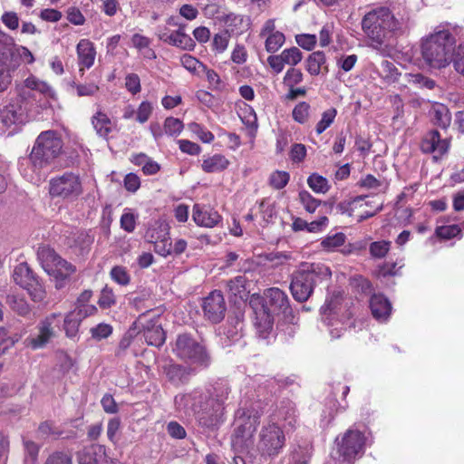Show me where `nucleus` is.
Wrapping results in <instances>:
<instances>
[{
	"instance_id": "obj_8",
	"label": "nucleus",
	"mask_w": 464,
	"mask_h": 464,
	"mask_svg": "<svg viewBox=\"0 0 464 464\" xmlns=\"http://www.w3.org/2000/svg\"><path fill=\"white\" fill-rule=\"evenodd\" d=\"M285 435L283 429L270 419L263 422L254 446L256 451L265 458H276L285 446Z\"/></svg>"
},
{
	"instance_id": "obj_54",
	"label": "nucleus",
	"mask_w": 464,
	"mask_h": 464,
	"mask_svg": "<svg viewBox=\"0 0 464 464\" xmlns=\"http://www.w3.org/2000/svg\"><path fill=\"white\" fill-rule=\"evenodd\" d=\"M188 130L194 133L202 142L211 143L214 140V135L204 126L197 122H191L188 126Z\"/></svg>"
},
{
	"instance_id": "obj_45",
	"label": "nucleus",
	"mask_w": 464,
	"mask_h": 464,
	"mask_svg": "<svg viewBox=\"0 0 464 464\" xmlns=\"http://www.w3.org/2000/svg\"><path fill=\"white\" fill-rule=\"evenodd\" d=\"M265 41V48L267 53H276L285 44V36L282 32L267 35Z\"/></svg>"
},
{
	"instance_id": "obj_64",
	"label": "nucleus",
	"mask_w": 464,
	"mask_h": 464,
	"mask_svg": "<svg viewBox=\"0 0 464 464\" xmlns=\"http://www.w3.org/2000/svg\"><path fill=\"white\" fill-rule=\"evenodd\" d=\"M44 464H72L71 455L57 451L50 455Z\"/></svg>"
},
{
	"instance_id": "obj_27",
	"label": "nucleus",
	"mask_w": 464,
	"mask_h": 464,
	"mask_svg": "<svg viewBox=\"0 0 464 464\" xmlns=\"http://www.w3.org/2000/svg\"><path fill=\"white\" fill-rule=\"evenodd\" d=\"M243 333V314L238 311L229 315L226 324L219 328V334L226 336L231 342L238 340Z\"/></svg>"
},
{
	"instance_id": "obj_48",
	"label": "nucleus",
	"mask_w": 464,
	"mask_h": 464,
	"mask_svg": "<svg viewBox=\"0 0 464 464\" xmlns=\"http://www.w3.org/2000/svg\"><path fill=\"white\" fill-rule=\"evenodd\" d=\"M391 241L387 240H379L374 241L370 244L369 251L373 258H383L389 252L391 248Z\"/></svg>"
},
{
	"instance_id": "obj_38",
	"label": "nucleus",
	"mask_w": 464,
	"mask_h": 464,
	"mask_svg": "<svg viewBox=\"0 0 464 464\" xmlns=\"http://www.w3.org/2000/svg\"><path fill=\"white\" fill-rule=\"evenodd\" d=\"M325 62L326 58L324 52H314L306 59V70L311 75H318Z\"/></svg>"
},
{
	"instance_id": "obj_9",
	"label": "nucleus",
	"mask_w": 464,
	"mask_h": 464,
	"mask_svg": "<svg viewBox=\"0 0 464 464\" xmlns=\"http://www.w3.org/2000/svg\"><path fill=\"white\" fill-rule=\"evenodd\" d=\"M37 258L43 269L54 278L57 289L63 288L65 281L76 271L73 265L62 258L48 246L38 247Z\"/></svg>"
},
{
	"instance_id": "obj_23",
	"label": "nucleus",
	"mask_w": 464,
	"mask_h": 464,
	"mask_svg": "<svg viewBox=\"0 0 464 464\" xmlns=\"http://www.w3.org/2000/svg\"><path fill=\"white\" fill-rule=\"evenodd\" d=\"M19 63L13 51H5L0 55V92H5L13 81V75Z\"/></svg>"
},
{
	"instance_id": "obj_33",
	"label": "nucleus",
	"mask_w": 464,
	"mask_h": 464,
	"mask_svg": "<svg viewBox=\"0 0 464 464\" xmlns=\"http://www.w3.org/2000/svg\"><path fill=\"white\" fill-rule=\"evenodd\" d=\"M165 373L171 382L180 384L188 380L191 371L179 364H169L165 367Z\"/></svg>"
},
{
	"instance_id": "obj_28",
	"label": "nucleus",
	"mask_w": 464,
	"mask_h": 464,
	"mask_svg": "<svg viewBox=\"0 0 464 464\" xmlns=\"http://www.w3.org/2000/svg\"><path fill=\"white\" fill-rule=\"evenodd\" d=\"M76 52L81 66L80 71H83V68H91L95 61L96 51L94 44L88 39H82L76 46Z\"/></svg>"
},
{
	"instance_id": "obj_36",
	"label": "nucleus",
	"mask_w": 464,
	"mask_h": 464,
	"mask_svg": "<svg viewBox=\"0 0 464 464\" xmlns=\"http://www.w3.org/2000/svg\"><path fill=\"white\" fill-rule=\"evenodd\" d=\"M432 120L436 125L447 129L451 122V115L449 109L443 104H436L432 108Z\"/></svg>"
},
{
	"instance_id": "obj_32",
	"label": "nucleus",
	"mask_w": 464,
	"mask_h": 464,
	"mask_svg": "<svg viewBox=\"0 0 464 464\" xmlns=\"http://www.w3.org/2000/svg\"><path fill=\"white\" fill-rule=\"evenodd\" d=\"M229 165V160L221 154H215L204 158L201 168L207 173L219 172L226 169Z\"/></svg>"
},
{
	"instance_id": "obj_60",
	"label": "nucleus",
	"mask_w": 464,
	"mask_h": 464,
	"mask_svg": "<svg viewBox=\"0 0 464 464\" xmlns=\"http://www.w3.org/2000/svg\"><path fill=\"white\" fill-rule=\"evenodd\" d=\"M80 323V319L74 315V313L67 314L64 318V330L66 335L69 337H74L78 333Z\"/></svg>"
},
{
	"instance_id": "obj_12",
	"label": "nucleus",
	"mask_w": 464,
	"mask_h": 464,
	"mask_svg": "<svg viewBox=\"0 0 464 464\" xmlns=\"http://www.w3.org/2000/svg\"><path fill=\"white\" fill-rule=\"evenodd\" d=\"M35 113L18 99L0 111V134L12 135Z\"/></svg>"
},
{
	"instance_id": "obj_6",
	"label": "nucleus",
	"mask_w": 464,
	"mask_h": 464,
	"mask_svg": "<svg viewBox=\"0 0 464 464\" xmlns=\"http://www.w3.org/2000/svg\"><path fill=\"white\" fill-rule=\"evenodd\" d=\"M330 268L321 263L302 264L292 276L290 290L295 300L303 303L308 300L314 286L331 277Z\"/></svg>"
},
{
	"instance_id": "obj_7",
	"label": "nucleus",
	"mask_w": 464,
	"mask_h": 464,
	"mask_svg": "<svg viewBox=\"0 0 464 464\" xmlns=\"http://www.w3.org/2000/svg\"><path fill=\"white\" fill-rule=\"evenodd\" d=\"M18 99L28 105L35 113L51 106V101L56 99L55 91L44 81L34 75L27 77L18 89Z\"/></svg>"
},
{
	"instance_id": "obj_18",
	"label": "nucleus",
	"mask_w": 464,
	"mask_h": 464,
	"mask_svg": "<svg viewBox=\"0 0 464 464\" xmlns=\"http://www.w3.org/2000/svg\"><path fill=\"white\" fill-rule=\"evenodd\" d=\"M205 317L212 323L220 322L226 313V303L220 291H212L204 300L202 304Z\"/></svg>"
},
{
	"instance_id": "obj_50",
	"label": "nucleus",
	"mask_w": 464,
	"mask_h": 464,
	"mask_svg": "<svg viewBox=\"0 0 464 464\" xmlns=\"http://www.w3.org/2000/svg\"><path fill=\"white\" fill-rule=\"evenodd\" d=\"M290 175L287 171L276 170L269 177V185L275 189L284 188L289 182Z\"/></svg>"
},
{
	"instance_id": "obj_56",
	"label": "nucleus",
	"mask_w": 464,
	"mask_h": 464,
	"mask_svg": "<svg viewBox=\"0 0 464 464\" xmlns=\"http://www.w3.org/2000/svg\"><path fill=\"white\" fill-rule=\"evenodd\" d=\"M451 63L454 70L464 77V41L456 47Z\"/></svg>"
},
{
	"instance_id": "obj_52",
	"label": "nucleus",
	"mask_w": 464,
	"mask_h": 464,
	"mask_svg": "<svg viewBox=\"0 0 464 464\" xmlns=\"http://www.w3.org/2000/svg\"><path fill=\"white\" fill-rule=\"evenodd\" d=\"M303 79H304V74L301 72V70H299L295 67H290L286 71V72L283 78V83L287 88H292V87H295V85L301 83L303 82Z\"/></svg>"
},
{
	"instance_id": "obj_30",
	"label": "nucleus",
	"mask_w": 464,
	"mask_h": 464,
	"mask_svg": "<svg viewBox=\"0 0 464 464\" xmlns=\"http://www.w3.org/2000/svg\"><path fill=\"white\" fill-rule=\"evenodd\" d=\"M246 278L245 276H237L227 282V293L235 303L247 298L248 291L246 290Z\"/></svg>"
},
{
	"instance_id": "obj_47",
	"label": "nucleus",
	"mask_w": 464,
	"mask_h": 464,
	"mask_svg": "<svg viewBox=\"0 0 464 464\" xmlns=\"http://www.w3.org/2000/svg\"><path fill=\"white\" fill-rule=\"evenodd\" d=\"M230 33L229 30H223L218 34H216L212 40V49L214 52L218 53H224L227 46L230 40Z\"/></svg>"
},
{
	"instance_id": "obj_37",
	"label": "nucleus",
	"mask_w": 464,
	"mask_h": 464,
	"mask_svg": "<svg viewBox=\"0 0 464 464\" xmlns=\"http://www.w3.org/2000/svg\"><path fill=\"white\" fill-rule=\"evenodd\" d=\"M379 74L385 82L393 83L398 81L401 72L392 62L384 60L381 63Z\"/></svg>"
},
{
	"instance_id": "obj_2",
	"label": "nucleus",
	"mask_w": 464,
	"mask_h": 464,
	"mask_svg": "<svg viewBox=\"0 0 464 464\" xmlns=\"http://www.w3.org/2000/svg\"><path fill=\"white\" fill-rule=\"evenodd\" d=\"M231 388L227 381L218 380L206 387L205 391L194 390L189 393L175 397V405L179 411L193 413L201 426H218L224 414L225 403Z\"/></svg>"
},
{
	"instance_id": "obj_49",
	"label": "nucleus",
	"mask_w": 464,
	"mask_h": 464,
	"mask_svg": "<svg viewBox=\"0 0 464 464\" xmlns=\"http://www.w3.org/2000/svg\"><path fill=\"white\" fill-rule=\"evenodd\" d=\"M184 128L183 122L177 118L168 117L164 121L163 129L168 136H179Z\"/></svg>"
},
{
	"instance_id": "obj_24",
	"label": "nucleus",
	"mask_w": 464,
	"mask_h": 464,
	"mask_svg": "<svg viewBox=\"0 0 464 464\" xmlns=\"http://www.w3.org/2000/svg\"><path fill=\"white\" fill-rule=\"evenodd\" d=\"M142 324L140 325V331L143 332V337L145 342L149 345L160 347L165 342V333L159 323V318L154 317L147 323L144 322L145 315L142 314Z\"/></svg>"
},
{
	"instance_id": "obj_43",
	"label": "nucleus",
	"mask_w": 464,
	"mask_h": 464,
	"mask_svg": "<svg viewBox=\"0 0 464 464\" xmlns=\"http://www.w3.org/2000/svg\"><path fill=\"white\" fill-rule=\"evenodd\" d=\"M345 235L342 232L328 235L321 241V246L324 250L332 252L343 246L345 242Z\"/></svg>"
},
{
	"instance_id": "obj_34",
	"label": "nucleus",
	"mask_w": 464,
	"mask_h": 464,
	"mask_svg": "<svg viewBox=\"0 0 464 464\" xmlns=\"http://www.w3.org/2000/svg\"><path fill=\"white\" fill-rule=\"evenodd\" d=\"M276 417L283 420L288 426L294 427L296 423V409L292 401H282Z\"/></svg>"
},
{
	"instance_id": "obj_16",
	"label": "nucleus",
	"mask_w": 464,
	"mask_h": 464,
	"mask_svg": "<svg viewBox=\"0 0 464 464\" xmlns=\"http://www.w3.org/2000/svg\"><path fill=\"white\" fill-rule=\"evenodd\" d=\"M59 316L57 314H52L41 321L37 326L38 334L27 337L24 340L25 345L34 350L44 347L54 336V328L59 324Z\"/></svg>"
},
{
	"instance_id": "obj_10",
	"label": "nucleus",
	"mask_w": 464,
	"mask_h": 464,
	"mask_svg": "<svg viewBox=\"0 0 464 464\" xmlns=\"http://www.w3.org/2000/svg\"><path fill=\"white\" fill-rule=\"evenodd\" d=\"M174 353L195 368H207L210 356L206 348L189 334H179L173 348Z\"/></svg>"
},
{
	"instance_id": "obj_19",
	"label": "nucleus",
	"mask_w": 464,
	"mask_h": 464,
	"mask_svg": "<svg viewBox=\"0 0 464 464\" xmlns=\"http://www.w3.org/2000/svg\"><path fill=\"white\" fill-rule=\"evenodd\" d=\"M303 59V53L297 47L283 50L279 54L267 57V63L276 74L283 72L285 65L295 67Z\"/></svg>"
},
{
	"instance_id": "obj_41",
	"label": "nucleus",
	"mask_w": 464,
	"mask_h": 464,
	"mask_svg": "<svg viewBox=\"0 0 464 464\" xmlns=\"http://www.w3.org/2000/svg\"><path fill=\"white\" fill-rule=\"evenodd\" d=\"M225 25L231 30L232 33L241 34L246 27L248 26V23H246L244 16L236 14H228L224 19Z\"/></svg>"
},
{
	"instance_id": "obj_5",
	"label": "nucleus",
	"mask_w": 464,
	"mask_h": 464,
	"mask_svg": "<svg viewBox=\"0 0 464 464\" xmlns=\"http://www.w3.org/2000/svg\"><path fill=\"white\" fill-rule=\"evenodd\" d=\"M262 411L254 405L239 408L235 413L231 444L235 451L244 453L255 445L254 433L260 423Z\"/></svg>"
},
{
	"instance_id": "obj_14",
	"label": "nucleus",
	"mask_w": 464,
	"mask_h": 464,
	"mask_svg": "<svg viewBox=\"0 0 464 464\" xmlns=\"http://www.w3.org/2000/svg\"><path fill=\"white\" fill-rule=\"evenodd\" d=\"M14 283L25 289L34 302H41L46 296L44 285L34 276L26 263L17 265L13 272Z\"/></svg>"
},
{
	"instance_id": "obj_3",
	"label": "nucleus",
	"mask_w": 464,
	"mask_h": 464,
	"mask_svg": "<svg viewBox=\"0 0 464 464\" xmlns=\"http://www.w3.org/2000/svg\"><path fill=\"white\" fill-rule=\"evenodd\" d=\"M63 142L61 135L53 130L42 131L34 140L28 157L18 162L21 175L33 184L44 179V169L49 168L61 155Z\"/></svg>"
},
{
	"instance_id": "obj_17",
	"label": "nucleus",
	"mask_w": 464,
	"mask_h": 464,
	"mask_svg": "<svg viewBox=\"0 0 464 464\" xmlns=\"http://www.w3.org/2000/svg\"><path fill=\"white\" fill-rule=\"evenodd\" d=\"M157 34L160 41L182 50L193 51L196 47L195 41L185 33V25H179V28L172 32L167 27L159 28Z\"/></svg>"
},
{
	"instance_id": "obj_31",
	"label": "nucleus",
	"mask_w": 464,
	"mask_h": 464,
	"mask_svg": "<svg viewBox=\"0 0 464 464\" xmlns=\"http://www.w3.org/2000/svg\"><path fill=\"white\" fill-rule=\"evenodd\" d=\"M142 324V317H139L132 324L131 327L121 337L118 348L115 352L116 356H121L126 350L130 346L133 339L140 332V325Z\"/></svg>"
},
{
	"instance_id": "obj_53",
	"label": "nucleus",
	"mask_w": 464,
	"mask_h": 464,
	"mask_svg": "<svg viewBox=\"0 0 464 464\" xmlns=\"http://www.w3.org/2000/svg\"><path fill=\"white\" fill-rule=\"evenodd\" d=\"M298 197L301 204L308 213L315 212V210L321 204V201L319 199L314 198L306 190L300 191Z\"/></svg>"
},
{
	"instance_id": "obj_35",
	"label": "nucleus",
	"mask_w": 464,
	"mask_h": 464,
	"mask_svg": "<svg viewBox=\"0 0 464 464\" xmlns=\"http://www.w3.org/2000/svg\"><path fill=\"white\" fill-rule=\"evenodd\" d=\"M92 122L97 134L101 137L106 138L112 130L111 119L102 111H97L96 114L92 116Z\"/></svg>"
},
{
	"instance_id": "obj_58",
	"label": "nucleus",
	"mask_w": 464,
	"mask_h": 464,
	"mask_svg": "<svg viewBox=\"0 0 464 464\" xmlns=\"http://www.w3.org/2000/svg\"><path fill=\"white\" fill-rule=\"evenodd\" d=\"M116 296L113 293L112 288L105 285L100 295L98 304L102 308L107 309L115 304Z\"/></svg>"
},
{
	"instance_id": "obj_26",
	"label": "nucleus",
	"mask_w": 464,
	"mask_h": 464,
	"mask_svg": "<svg viewBox=\"0 0 464 464\" xmlns=\"http://www.w3.org/2000/svg\"><path fill=\"white\" fill-rule=\"evenodd\" d=\"M370 309L372 316L379 322H386L392 314V304L382 294H374L370 298Z\"/></svg>"
},
{
	"instance_id": "obj_51",
	"label": "nucleus",
	"mask_w": 464,
	"mask_h": 464,
	"mask_svg": "<svg viewBox=\"0 0 464 464\" xmlns=\"http://www.w3.org/2000/svg\"><path fill=\"white\" fill-rule=\"evenodd\" d=\"M337 111L334 108H330L323 112L321 120L318 121L315 127L316 133L322 134L331 124L334 122L336 117Z\"/></svg>"
},
{
	"instance_id": "obj_20",
	"label": "nucleus",
	"mask_w": 464,
	"mask_h": 464,
	"mask_svg": "<svg viewBox=\"0 0 464 464\" xmlns=\"http://www.w3.org/2000/svg\"><path fill=\"white\" fill-rule=\"evenodd\" d=\"M337 304V297H331L327 298L321 307L323 321L330 328V334L334 339L340 337L344 331V323L335 320Z\"/></svg>"
},
{
	"instance_id": "obj_44",
	"label": "nucleus",
	"mask_w": 464,
	"mask_h": 464,
	"mask_svg": "<svg viewBox=\"0 0 464 464\" xmlns=\"http://www.w3.org/2000/svg\"><path fill=\"white\" fill-rule=\"evenodd\" d=\"M180 63L185 69L197 75H200L202 71L206 70V65L190 54H183Z\"/></svg>"
},
{
	"instance_id": "obj_29",
	"label": "nucleus",
	"mask_w": 464,
	"mask_h": 464,
	"mask_svg": "<svg viewBox=\"0 0 464 464\" xmlns=\"http://www.w3.org/2000/svg\"><path fill=\"white\" fill-rule=\"evenodd\" d=\"M274 318L272 313L266 311V308L261 307L256 311L255 326L257 334L262 339H267L272 334Z\"/></svg>"
},
{
	"instance_id": "obj_1",
	"label": "nucleus",
	"mask_w": 464,
	"mask_h": 464,
	"mask_svg": "<svg viewBox=\"0 0 464 464\" xmlns=\"http://www.w3.org/2000/svg\"><path fill=\"white\" fill-rule=\"evenodd\" d=\"M414 22L405 6L376 5L368 10L361 21L367 45L383 54L392 40L407 34Z\"/></svg>"
},
{
	"instance_id": "obj_40",
	"label": "nucleus",
	"mask_w": 464,
	"mask_h": 464,
	"mask_svg": "<svg viewBox=\"0 0 464 464\" xmlns=\"http://www.w3.org/2000/svg\"><path fill=\"white\" fill-rule=\"evenodd\" d=\"M408 83L420 89L432 90L436 86L434 80L422 75L421 73H405Z\"/></svg>"
},
{
	"instance_id": "obj_11",
	"label": "nucleus",
	"mask_w": 464,
	"mask_h": 464,
	"mask_svg": "<svg viewBox=\"0 0 464 464\" xmlns=\"http://www.w3.org/2000/svg\"><path fill=\"white\" fill-rule=\"evenodd\" d=\"M48 191L52 198L73 202L83 193V187L79 175L67 171L49 180Z\"/></svg>"
},
{
	"instance_id": "obj_63",
	"label": "nucleus",
	"mask_w": 464,
	"mask_h": 464,
	"mask_svg": "<svg viewBox=\"0 0 464 464\" xmlns=\"http://www.w3.org/2000/svg\"><path fill=\"white\" fill-rule=\"evenodd\" d=\"M295 41L303 49L311 51L314 48L317 38L315 34H302L295 36Z\"/></svg>"
},
{
	"instance_id": "obj_61",
	"label": "nucleus",
	"mask_w": 464,
	"mask_h": 464,
	"mask_svg": "<svg viewBox=\"0 0 464 464\" xmlns=\"http://www.w3.org/2000/svg\"><path fill=\"white\" fill-rule=\"evenodd\" d=\"M92 337L95 340L108 338L112 334V326L109 324H99L90 330Z\"/></svg>"
},
{
	"instance_id": "obj_55",
	"label": "nucleus",
	"mask_w": 464,
	"mask_h": 464,
	"mask_svg": "<svg viewBox=\"0 0 464 464\" xmlns=\"http://www.w3.org/2000/svg\"><path fill=\"white\" fill-rule=\"evenodd\" d=\"M153 105L150 102L143 101L136 110L135 121L140 124L147 122L152 114Z\"/></svg>"
},
{
	"instance_id": "obj_25",
	"label": "nucleus",
	"mask_w": 464,
	"mask_h": 464,
	"mask_svg": "<svg viewBox=\"0 0 464 464\" xmlns=\"http://www.w3.org/2000/svg\"><path fill=\"white\" fill-rule=\"evenodd\" d=\"M192 218L198 226L204 227H214L221 221L218 211L200 204L193 206Z\"/></svg>"
},
{
	"instance_id": "obj_42",
	"label": "nucleus",
	"mask_w": 464,
	"mask_h": 464,
	"mask_svg": "<svg viewBox=\"0 0 464 464\" xmlns=\"http://www.w3.org/2000/svg\"><path fill=\"white\" fill-rule=\"evenodd\" d=\"M309 188L315 193L325 194L330 189V185L326 178L313 173L307 179Z\"/></svg>"
},
{
	"instance_id": "obj_57",
	"label": "nucleus",
	"mask_w": 464,
	"mask_h": 464,
	"mask_svg": "<svg viewBox=\"0 0 464 464\" xmlns=\"http://www.w3.org/2000/svg\"><path fill=\"white\" fill-rule=\"evenodd\" d=\"M438 237L450 239L461 234V228L458 225L439 226L435 230Z\"/></svg>"
},
{
	"instance_id": "obj_21",
	"label": "nucleus",
	"mask_w": 464,
	"mask_h": 464,
	"mask_svg": "<svg viewBox=\"0 0 464 464\" xmlns=\"http://www.w3.org/2000/svg\"><path fill=\"white\" fill-rule=\"evenodd\" d=\"M265 305L266 311L272 314H285L289 310V298L287 295L278 287H271L265 291Z\"/></svg>"
},
{
	"instance_id": "obj_13",
	"label": "nucleus",
	"mask_w": 464,
	"mask_h": 464,
	"mask_svg": "<svg viewBox=\"0 0 464 464\" xmlns=\"http://www.w3.org/2000/svg\"><path fill=\"white\" fill-rule=\"evenodd\" d=\"M339 459L352 462L364 452L365 437L362 432L353 428L347 430L335 439Z\"/></svg>"
},
{
	"instance_id": "obj_39",
	"label": "nucleus",
	"mask_w": 464,
	"mask_h": 464,
	"mask_svg": "<svg viewBox=\"0 0 464 464\" xmlns=\"http://www.w3.org/2000/svg\"><path fill=\"white\" fill-rule=\"evenodd\" d=\"M110 277L114 283L121 286H127L131 280L128 268L120 265L111 267Z\"/></svg>"
},
{
	"instance_id": "obj_22",
	"label": "nucleus",
	"mask_w": 464,
	"mask_h": 464,
	"mask_svg": "<svg viewBox=\"0 0 464 464\" xmlns=\"http://www.w3.org/2000/svg\"><path fill=\"white\" fill-rule=\"evenodd\" d=\"M450 147L447 139H441L438 130H430L422 139L420 149L424 153H432L438 160L447 153Z\"/></svg>"
},
{
	"instance_id": "obj_15",
	"label": "nucleus",
	"mask_w": 464,
	"mask_h": 464,
	"mask_svg": "<svg viewBox=\"0 0 464 464\" xmlns=\"http://www.w3.org/2000/svg\"><path fill=\"white\" fill-rule=\"evenodd\" d=\"M145 238L148 242L154 245V251L161 256H168L169 253V227L160 219L153 220L149 223L145 233Z\"/></svg>"
},
{
	"instance_id": "obj_62",
	"label": "nucleus",
	"mask_w": 464,
	"mask_h": 464,
	"mask_svg": "<svg viewBox=\"0 0 464 464\" xmlns=\"http://www.w3.org/2000/svg\"><path fill=\"white\" fill-rule=\"evenodd\" d=\"M310 106L307 102H302L295 105L293 110V118L299 123H304L309 116Z\"/></svg>"
},
{
	"instance_id": "obj_59",
	"label": "nucleus",
	"mask_w": 464,
	"mask_h": 464,
	"mask_svg": "<svg viewBox=\"0 0 464 464\" xmlns=\"http://www.w3.org/2000/svg\"><path fill=\"white\" fill-rule=\"evenodd\" d=\"M7 302L9 303L12 309L21 315H25L30 311L29 304L24 298H19L15 295H9L7 297Z\"/></svg>"
},
{
	"instance_id": "obj_46",
	"label": "nucleus",
	"mask_w": 464,
	"mask_h": 464,
	"mask_svg": "<svg viewBox=\"0 0 464 464\" xmlns=\"http://www.w3.org/2000/svg\"><path fill=\"white\" fill-rule=\"evenodd\" d=\"M240 118L242 122L250 129V135L255 137L257 129V117L254 109L251 106L245 104L244 114L240 116Z\"/></svg>"
},
{
	"instance_id": "obj_4",
	"label": "nucleus",
	"mask_w": 464,
	"mask_h": 464,
	"mask_svg": "<svg viewBox=\"0 0 464 464\" xmlns=\"http://www.w3.org/2000/svg\"><path fill=\"white\" fill-rule=\"evenodd\" d=\"M455 44L456 39L449 25L440 24L432 33L421 38V56L432 69L446 68L451 63Z\"/></svg>"
}]
</instances>
